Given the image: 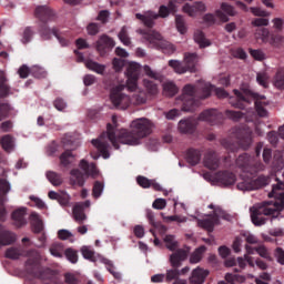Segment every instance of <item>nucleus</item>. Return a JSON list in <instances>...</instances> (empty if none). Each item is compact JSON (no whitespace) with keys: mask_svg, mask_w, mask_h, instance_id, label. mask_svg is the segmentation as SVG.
Wrapping results in <instances>:
<instances>
[{"mask_svg":"<svg viewBox=\"0 0 284 284\" xmlns=\"http://www.w3.org/2000/svg\"><path fill=\"white\" fill-rule=\"evenodd\" d=\"M1 146L4 152H12L14 150V139L10 135L2 136Z\"/></svg>","mask_w":284,"mask_h":284,"instance_id":"nucleus-41","label":"nucleus"},{"mask_svg":"<svg viewBox=\"0 0 284 284\" xmlns=\"http://www.w3.org/2000/svg\"><path fill=\"white\" fill-rule=\"evenodd\" d=\"M100 262L106 265L108 272L114 276V278H121V273L114 271V264H112V261L105 258V257H100Z\"/></svg>","mask_w":284,"mask_h":284,"instance_id":"nucleus-47","label":"nucleus"},{"mask_svg":"<svg viewBox=\"0 0 284 284\" xmlns=\"http://www.w3.org/2000/svg\"><path fill=\"white\" fill-rule=\"evenodd\" d=\"M10 190H12L10 182H8L6 179H0V205L8 203L7 194L10 192Z\"/></svg>","mask_w":284,"mask_h":284,"instance_id":"nucleus-26","label":"nucleus"},{"mask_svg":"<svg viewBox=\"0 0 284 284\" xmlns=\"http://www.w3.org/2000/svg\"><path fill=\"white\" fill-rule=\"evenodd\" d=\"M210 275V271L196 267L192 271V274L190 276V283L191 284H203L205 283V278Z\"/></svg>","mask_w":284,"mask_h":284,"instance_id":"nucleus-18","label":"nucleus"},{"mask_svg":"<svg viewBox=\"0 0 284 284\" xmlns=\"http://www.w3.org/2000/svg\"><path fill=\"white\" fill-rule=\"evenodd\" d=\"M190 248H179L170 255V263L172 267H181L183 261L187 260Z\"/></svg>","mask_w":284,"mask_h":284,"instance_id":"nucleus-14","label":"nucleus"},{"mask_svg":"<svg viewBox=\"0 0 284 284\" xmlns=\"http://www.w3.org/2000/svg\"><path fill=\"white\" fill-rule=\"evenodd\" d=\"M175 26L180 34H185V32H187V24L185 23V18H183V16L181 14L175 16Z\"/></svg>","mask_w":284,"mask_h":284,"instance_id":"nucleus-43","label":"nucleus"},{"mask_svg":"<svg viewBox=\"0 0 284 284\" xmlns=\"http://www.w3.org/2000/svg\"><path fill=\"white\" fill-rule=\"evenodd\" d=\"M248 10L252 12V14H254V17H271L272 14L260 7H251Z\"/></svg>","mask_w":284,"mask_h":284,"instance_id":"nucleus-61","label":"nucleus"},{"mask_svg":"<svg viewBox=\"0 0 284 284\" xmlns=\"http://www.w3.org/2000/svg\"><path fill=\"white\" fill-rule=\"evenodd\" d=\"M183 61L186 72H196L199 68V55L196 53H184Z\"/></svg>","mask_w":284,"mask_h":284,"instance_id":"nucleus-17","label":"nucleus"},{"mask_svg":"<svg viewBox=\"0 0 284 284\" xmlns=\"http://www.w3.org/2000/svg\"><path fill=\"white\" fill-rule=\"evenodd\" d=\"M37 19H40V21H50L54 17V11L48 7V6H39L36 8L34 12Z\"/></svg>","mask_w":284,"mask_h":284,"instance_id":"nucleus-19","label":"nucleus"},{"mask_svg":"<svg viewBox=\"0 0 284 284\" xmlns=\"http://www.w3.org/2000/svg\"><path fill=\"white\" fill-rule=\"evenodd\" d=\"M16 242H17V234L6 230L0 234V246L12 245V243H16Z\"/></svg>","mask_w":284,"mask_h":284,"instance_id":"nucleus-32","label":"nucleus"},{"mask_svg":"<svg viewBox=\"0 0 284 284\" xmlns=\"http://www.w3.org/2000/svg\"><path fill=\"white\" fill-rule=\"evenodd\" d=\"M203 179H205V181H209L211 183H219V185H223L224 187L234 185L236 183V175L227 171L217 172L213 175L211 173H204Z\"/></svg>","mask_w":284,"mask_h":284,"instance_id":"nucleus-10","label":"nucleus"},{"mask_svg":"<svg viewBox=\"0 0 284 284\" xmlns=\"http://www.w3.org/2000/svg\"><path fill=\"white\" fill-rule=\"evenodd\" d=\"M207 248L205 246H200L196 248L190 256V263L195 265L196 263H201L203 258V254H205V251Z\"/></svg>","mask_w":284,"mask_h":284,"instance_id":"nucleus-38","label":"nucleus"},{"mask_svg":"<svg viewBox=\"0 0 284 284\" xmlns=\"http://www.w3.org/2000/svg\"><path fill=\"white\" fill-rule=\"evenodd\" d=\"M160 14L153 12V11H146L143 14L136 13L135 17L139 19V21H142V23L146 28H153L154 27V21L161 17L162 19H165V17H169L170 12H176V2L172 0L169 3V8L165 6L160 7Z\"/></svg>","mask_w":284,"mask_h":284,"instance_id":"nucleus-6","label":"nucleus"},{"mask_svg":"<svg viewBox=\"0 0 284 284\" xmlns=\"http://www.w3.org/2000/svg\"><path fill=\"white\" fill-rule=\"evenodd\" d=\"M209 210H213V214H210L207 219L197 220V225L202 227V230L213 232L214 225H219V221H221V219H227V216L225 215V211L219 205L210 204Z\"/></svg>","mask_w":284,"mask_h":284,"instance_id":"nucleus-9","label":"nucleus"},{"mask_svg":"<svg viewBox=\"0 0 284 284\" xmlns=\"http://www.w3.org/2000/svg\"><path fill=\"white\" fill-rule=\"evenodd\" d=\"M73 219L80 225L83 224L84 221H88V215H85L83 204H75L73 206Z\"/></svg>","mask_w":284,"mask_h":284,"instance_id":"nucleus-28","label":"nucleus"},{"mask_svg":"<svg viewBox=\"0 0 284 284\" xmlns=\"http://www.w3.org/2000/svg\"><path fill=\"white\" fill-rule=\"evenodd\" d=\"M130 128L131 132L122 129L114 133V129L108 124L106 133H102L99 139L92 140L91 143L99 150L103 159H110V153L108 152L110 144H108V141L112 143L115 150H119V143L123 145H141V140L152 134L154 124L146 118H139L131 122Z\"/></svg>","mask_w":284,"mask_h":284,"instance_id":"nucleus-1","label":"nucleus"},{"mask_svg":"<svg viewBox=\"0 0 284 284\" xmlns=\"http://www.w3.org/2000/svg\"><path fill=\"white\" fill-rule=\"evenodd\" d=\"M204 165L209 170H216V168H219V158H216V153L209 152L204 158Z\"/></svg>","mask_w":284,"mask_h":284,"instance_id":"nucleus-31","label":"nucleus"},{"mask_svg":"<svg viewBox=\"0 0 284 284\" xmlns=\"http://www.w3.org/2000/svg\"><path fill=\"white\" fill-rule=\"evenodd\" d=\"M256 82L262 88H270V74L265 71H261L256 74Z\"/></svg>","mask_w":284,"mask_h":284,"instance_id":"nucleus-44","label":"nucleus"},{"mask_svg":"<svg viewBox=\"0 0 284 284\" xmlns=\"http://www.w3.org/2000/svg\"><path fill=\"white\" fill-rule=\"evenodd\" d=\"M215 17L223 23L230 21V17H236V10L227 2H222L220 9L215 11Z\"/></svg>","mask_w":284,"mask_h":284,"instance_id":"nucleus-12","label":"nucleus"},{"mask_svg":"<svg viewBox=\"0 0 284 284\" xmlns=\"http://www.w3.org/2000/svg\"><path fill=\"white\" fill-rule=\"evenodd\" d=\"M253 159L247 154L240 155L236 160V165L243 172H258V170H252Z\"/></svg>","mask_w":284,"mask_h":284,"instance_id":"nucleus-20","label":"nucleus"},{"mask_svg":"<svg viewBox=\"0 0 284 284\" xmlns=\"http://www.w3.org/2000/svg\"><path fill=\"white\" fill-rule=\"evenodd\" d=\"M136 182L139 184L140 187H153V190H155L156 192H161L163 191V187L161 186V184H159V182H156L155 180H150L145 176H138L136 178Z\"/></svg>","mask_w":284,"mask_h":284,"instance_id":"nucleus-22","label":"nucleus"},{"mask_svg":"<svg viewBox=\"0 0 284 284\" xmlns=\"http://www.w3.org/2000/svg\"><path fill=\"white\" fill-rule=\"evenodd\" d=\"M255 252L261 256L262 258H266V261H272V256L270 255V251H267V247L265 245H258L255 247Z\"/></svg>","mask_w":284,"mask_h":284,"instance_id":"nucleus-57","label":"nucleus"},{"mask_svg":"<svg viewBox=\"0 0 284 284\" xmlns=\"http://www.w3.org/2000/svg\"><path fill=\"white\" fill-rule=\"evenodd\" d=\"M193 39L195 43L200 45V48H210V45H212V42L207 38H205V33H203V31L201 30H196L194 32Z\"/></svg>","mask_w":284,"mask_h":284,"instance_id":"nucleus-30","label":"nucleus"},{"mask_svg":"<svg viewBox=\"0 0 284 284\" xmlns=\"http://www.w3.org/2000/svg\"><path fill=\"white\" fill-rule=\"evenodd\" d=\"M164 276H165L168 282L176 281V278H179V276H180V273H179V270L171 268V270L166 271V274Z\"/></svg>","mask_w":284,"mask_h":284,"instance_id":"nucleus-64","label":"nucleus"},{"mask_svg":"<svg viewBox=\"0 0 284 284\" xmlns=\"http://www.w3.org/2000/svg\"><path fill=\"white\" fill-rule=\"evenodd\" d=\"M81 253L83 258H87L88 261H97V256H95L97 253L93 252L92 247L82 246Z\"/></svg>","mask_w":284,"mask_h":284,"instance_id":"nucleus-54","label":"nucleus"},{"mask_svg":"<svg viewBox=\"0 0 284 284\" xmlns=\"http://www.w3.org/2000/svg\"><path fill=\"white\" fill-rule=\"evenodd\" d=\"M47 179L54 186H59L61 183H63L61 175L54 171L47 172Z\"/></svg>","mask_w":284,"mask_h":284,"instance_id":"nucleus-45","label":"nucleus"},{"mask_svg":"<svg viewBox=\"0 0 284 284\" xmlns=\"http://www.w3.org/2000/svg\"><path fill=\"white\" fill-rule=\"evenodd\" d=\"M139 34H142L145 40L152 45V48H158L162 50L164 54H174L176 52V47L164 40L161 33L156 31H149L145 33L143 30H138Z\"/></svg>","mask_w":284,"mask_h":284,"instance_id":"nucleus-7","label":"nucleus"},{"mask_svg":"<svg viewBox=\"0 0 284 284\" xmlns=\"http://www.w3.org/2000/svg\"><path fill=\"white\" fill-rule=\"evenodd\" d=\"M194 128H196V123H194L192 119L181 120L179 122V131L182 134H190L194 132Z\"/></svg>","mask_w":284,"mask_h":284,"instance_id":"nucleus-29","label":"nucleus"},{"mask_svg":"<svg viewBox=\"0 0 284 284\" xmlns=\"http://www.w3.org/2000/svg\"><path fill=\"white\" fill-rule=\"evenodd\" d=\"M85 68L88 70H91L92 72H97V74H104L105 73V65L104 64H99L95 61L92 60H87L84 62Z\"/></svg>","mask_w":284,"mask_h":284,"instance_id":"nucleus-34","label":"nucleus"},{"mask_svg":"<svg viewBox=\"0 0 284 284\" xmlns=\"http://www.w3.org/2000/svg\"><path fill=\"white\" fill-rule=\"evenodd\" d=\"M58 237L61 241H70L71 243H74V234L65 229L58 231Z\"/></svg>","mask_w":284,"mask_h":284,"instance_id":"nucleus-52","label":"nucleus"},{"mask_svg":"<svg viewBox=\"0 0 284 284\" xmlns=\"http://www.w3.org/2000/svg\"><path fill=\"white\" fill-rule=\"evenodd\" d=\"M162 217L163 221L165 223H172V222H176V223H186L187 222V217L185 216H181V215H171V216H165V214L162 213Z\"/></svg>","mask_w":284,"mask_h":284,"instance_id":"nucleus-56","label":"nucleus"},{"mask_svg":"<svg viewBox=\"0 0 284 284\" xmlns=\"http://www.w3.org/2000/svg\"><path fill=\"white\" fill-rule=\"evenodd\" d=\"M53 34L54 37H57L59 43L62 45V48H65V45H70V41L65 40V38L57 34V30L52 29L50 30L48 27H42L40 29V37L44 40L48 41V39H50V36Z\"/></svg>","mask_w":284,"mask_h":284,"instance_id":"nucleus-16","label":"nucleus"},{"mask_svg":"<svg viewBox=\"0 0 284 284\" xmlns=\"http://www.w3.org/2000/svg\"><path fill=\"white\" fill-rule=\"evenodd\" d=\"M169 65L176 74H185V72H187L185 69V62H181L179 60H170Z\"/></svg>","mask_w":284,"mask_h":284,"instance_id":"nucleus-39","label":"nucleus"},{"mask_svg":"<svg viewBox=\"0 0 284 284\" xmlns=\"http://www.w3.org/2000/svg\"><path fill=\"white\" fill-rule=\"evenodd\" d=\"M31 225L36 233L43 232V221L38 213H31Z\"/></svg>","mask_w":284,"mask_h":284,"instance_id":"nucleus-37","label":"nucleus"},{"mask_svg":"<svg viewBox=\"0 0 284 284\" xmlns=\"http://www.w3.org/2000/svg\"><path fill=\"white\" fill-rule=\"evenodd\" d=\"M270 199L274 202H262L250 209L252 223L257 226L265 225V216H276L284 209V182L273 184L272 192L268 193Z\"/></svg>","mask_w":284,"mask_h":284,"instance_id":"nucleus-3","label":"nucleus"},{"mask_svg":"<svg viewBox=\"0 0 284 284\" xmlns=\"http://www.w3.org/2000/svg\"><path fill=\"white\" fill-rule=\"evenodd\" d=\"M125 85L123 83L114 84L111 88L110 101L118 110H128L132 105V98L123 92Z\"/></svg>","mask_w":284,"mask_h":284,"instance_id":"nucleus-8","label":"nucleus"},{"mask_svg":"<svg viewBox=\"0 0 284 284\" xmlns=\"http://www.w3.org/2000/svg\"><path fill=\"white\" fill-rule=\"evenodd\" d=\"M10 112H12V106H10V104H1L0 121H3V119H8V116H10Z\"/></svg>","mask_w":284,"mask_h":284,"instance_id":"nucleus-60","label":"nucleus"},{"mask_svg":"<svg viewBox=\"0 0 284 284\" xmlns=\"http://www.w3.org/2000/svg\"><path fill=\"white\" fill-rule=\"evenodd\" d=\"M50 254L55 258H61L63 256V244L61 243L52 244L50 247Z\"/></svg>","mask_w":284,"mask_h":284,"instance_id":"nucleus-49","label":"nucleus"},{"mask_svg":"<svg viewBox=\"0 0 284 284\" xmlns=\"http://www.w3.org/2000/svg\"><path fill=\"white\" fill-rule=\"evenodd\" d=\"M26 256H28V261L26 263L28 274L34 278H41V281H50V278H52V271L50 268L41 270V266H39L41 261V253H39V251H29Z\"/></svg>","mask_w":284,"mask_h":284,"instance_id":"nucleus-4","label":"nucleus"},{"mask_svg":"<svg viewBox=\"0 0 284 284\" xmlns=\"http://www.w3.org/2000/svg\"><path fill=\"white\" fill-rule=\"evenodd\" d=\"M109 48H114V40L106 34L101 36L97 42L98 52H100V54H105V51L109 50Z\"/></svg>","mask_w":284,"mask_h":284,"instance_id":"nucleus-21","label":"nucleus"},{"mask_svg":"<svg viewBox=\"0 0 284 284\" xmlns=\"http://www.w3.org/2000/svg\"><path fill=\"white\" fill-rule=\"evenodd\" d=\"M234 94L237 99V102H234V99L231 98V105H233V108H239L240 110H243V108H245V104L243 103H247V91L241 92L239 90H234Z\"/></svg>","mask_w":284,"mask_h":284,"instance_id":"nucleus-25","label":"nucleus"},{"mask_svg":"<svg viewBox=\"0 0 284 284\" xmlns=\"http://www.w3.org/2000/svg\"><path fill=\"white\" fill-rule=\"evenodd\" d=\"M215 92L219 99H227L229 94L221 88H215L214 85L201 82L199 85L194 87L192 84H186L183 88V92L180 99L176 100V104L182 103V112H194L201 103L199 99H207Z\"/></svg>","mask_w":284,"mask_h":284,"instance_id":"nucleus-2","label":"nucleus"},{"mask_svg":"<svg viewBox=\"0 0 284 284\" xmlns=\"http://www.w3.org/2000/svg\"><path fill=\"white\" fill-rule=\"evenodd\" d=\"M273 84L277 88V90L284 89V71H283V69L277 70Z\"/></svg>","mask_w":284,"mask_h":284,"instance_id":"nucleus-48","label":"nucleus"},{"mask_svg":"<svg viewBox=\"0 0 284 284\" xmlns=\"http://www.w3.org/2000/svg\"><path fill=\"white\" fill-rule=\"evenodd\" d=\"M219 119H221V113L214 109L203 111L199 115V121H206L207 123H216Z\"/></svg>","mask_w":284,"mask_h":284,"instance_id":"nucleus-24","label":"nucleus"},{"mask_svg":"<svg viewBox=\"0 0 284 284\" xmlns=\"http://www.w3.org/2000/svg\"><path fill=\"white\" fill-rule=\"evenodd\" d=\"M4 256L7 258H11L12 261H17L18 258H21V256H26V253L19 247H9L6 251Z\"/></svg>","mask_w":284,"mask_h":284,"instance_id":"nucleus-36","label":"nucleus"},{"mask_svg":"<svg viewBox=\"0 0 284 284\" xmlns=\"http://www.w3.org/2000/svg\"><path fill=\"white\" fill-rule=\"evenodd\" d=\"M179 92V88L173 82H165L163 84V94L164 97H174Z\"/></svg>","mask_w":284,"mask_h":284,"instance_id":"nucleus-46","label":"nucleus"},{"mask_svg":"<svg viewBox=\"0 0 284 284\" xmlns=\"http://www.w3.org/2000/svg\"><path fill=\"white\" fill-rule=\"evenodd\" d=\"M73 161L74 155L72 154V151H65L60 155L61 165H63L64 168H68V165H70V163H72Z\"/></svg>","mask_w":284,"mask_h":284,"instance_id":"nucleus-50","label":"nucleus"},{"mask_svg":"<svg viewBox=\"0 0 284 284\" xmlns=\"http://www.w3.org/2000/svg\"><path fill=\"white\" fill-rule=\"evenodd\" d=\"M10 94V85H8V77L6 72L0 71V98L8 97Z\"/></svg>","mask_w":284,"mask_h":284,"instance_id":"nucleus-33","label":"nucleus"},{"mask_svg":"<svg viewBox=\"0 0 284 284\" xmlns=\"http://www.w3.org/2000/svg\"><path fill=\"white\" fill-rule=\"evenodd\" d=\"M186 161L190 165H197L201 161V152L194 149L189 150L186 153Z\"/></svg>","mask_w":284,"mask_h":284,"instance_id":"nucleus-35","label":"nucleus"},{"mask_svg":"<svg viewBox=\"0 0 284 284\" xmlns=\"http://www.w3.org/2000/svg\"><path fill=\"white\" fill-rule=\"evenodd\" d=\"M144 83V88H146V91L149 92V94H159V87L156 84H154V82L150 81V80H143Z\"/></svg>","mask_w":284,"mask_h":284,"instance_id":"nucleus-58","label":"nucleus"},{"mask_svg":"<svg viewBox=\"0 0 284 284\" xmlns=\"http://www.w3.org/2000/svg\"><path fill=\"white\" fill-rule=\"evenodd\" d=\"M255 99V109L258 116H267V106L270 105V101L265 98V95H261L258 93L253 94Z\"/></svg>","mask_w":284,"mask_h":284,"instance_id":"nucleus-15","label":"nucleus"},{"mask_svg":"<svg viewBox=\"0 0 284 284\" xmlns=\"http://www.w3.org/2000/svg\"><path fill=\"white\" fill-rule=\"evenodd\" d=\"M125 77L131 79H140L141 64H139L138 62H130L126 68Z\"/></svg>","mask_w":284,"mask_h":284,"instance_id":"nucleus-27","label":"nucleus"},{"mask_svg":"<svg viewBox=\"0 0 284 284\" xmlns=\"http://www.w3.org/2000/svg\"><path fill=\"white\" fill-rule=\"evenodd\" d=\"M21 39V43H23V45H27V43H30V41H32L33 37H34V30H32V28L27 27L23 29V31L20 34Z\"/></svg>","mask_w":284,"mask_h":284,"instance_id":"nucleus-42","label":"nucleus"},{"mask_svg":"<svg viewBox=\"0 0 284 284\" xmlns=\"http://www.w3.org/2000/svg\"><path fill=\"white\" fill-rule=\"evenodd\" d=\"M123 84L129 92H136L139 90V78H126V82Z\"/></svg>","mask_w":284,"mask_h":284,"instance_id":"nucleus-51","label":"nucleus"},{"mask_svg":"<svg viewBox=\"0 0 284 284\" xmlns=\"http://www.w3.org/2000/svg\"><path fill=\"white\" fill-rule=\"evenodd\" d=\"M163 241L166 250H170V252H176L179 247V241H176V237H174V235H165Z\"/></svg>","mask_w":284,"mask_h":284,"instance_id":"nucleus-40","label":"nucleus"},{"mask_svg":"<svg viewBox=\"0 0 284 284\" xmlns=\"http://www.w3.org/2000/svg\"><path fill=\"white\" fill-rule=\"evenodd\" d=\"M30 72L32 73L33 77H36V79H45V77L48 75V73L45 72V69L39 65H33L30 69Z\"/></svg>","mask_w":284,"mask_h":284,"instance_id":"nucleus-55","label":"nucleus"},{"mask_svg":"<svg viewBox=\"0 0 284 284\" xmlns=\"http://www.w3.org/2000/svg\"><path fill=\"white\" fill-rule=\"evenodd\" d=\"M270 183V178L267 176H258L255 180L251 178H244L241 182L237 183V190L242 192H252L254 190H261V187H265Z\"/></svg>","mask_w":284,"mask_h":284,"instance_id":"nucleus-11","label":"nucleus"},{"mask_svg":"<svg viewBox=\"0 0 284 284\" xmlns=\"http://www.w3.org/2000/svg\"><path fill=\"white\" fill-rule=\"evenodd\" d=\"M182 11L189 17H196L199 12H207V4L203 1H196L193 4L185 3L182 7Z\"/></svg>","mask_w":284,"mask_h":284,"instance_id":"nucleus-13","label":"nucleus"},{"mask_svg":"<svg viewBox=\"0 0 284 284\" xmlns=\"http://www.w3.org/2000/svg\"><path fill=\"white\" fill-rule=\"evenodd\" d=\"M11 219L17 227H23L28 223L26 220V207H20L13 211Z\"/></svg>","mask_w":284,"mask_h":284,"instance_id":"nucleus-23","label":"nucleus"},{"mask_svg":"<svg viewBox=\"0 0 284 284\" xmlns=\"http://www.w3.org/2000/svg\"><path fill=\"white\" fill-rule=\"evenodd\" d=\"M241 236L246 241V243H250L251 245H256V243H258V237H256V235L252 234L251 232H243L241 233Z\"/></svg>","mask_w":284,"mask_h":284,"instance_id":"nucleus-59","label":"nucleus"},{"mask_svg":"<svg viewBox=\"0 0 284 284\" xmlns=\"http://www.w3.org/2000/svg\"><path fill=\"white\" fill-rule=\"evenodd\" d=\"M118 37L123 45H130L132 43V40H130V36L128 34V27H122Z\"/></svg>","mask_w":284,"mask_h":284,"instance_id":"nucleus-53","label":"nucleus"},{"mask_svg":"<svg viewBox=\"0 0 284 284\" xmlns=\"http://www.w3.org/2000/svg\"><path fill=\"white\" fill-rule=\"evenodd\" d=\"M58 203L62 205V207H68V205H70V194L67 192H61L60 196L58 197Z\"/></svg>","mask_w":284,"mask_h":284,"instance_id":"nucleus-63","label":"nucleus"},{"mask_svg":"<svg viewBox=\"0 0 284 284\" xmlns=\"http://www.w3.org/2000/svg\"><path fill=\"white\" fill-rule=\"evenodd\" d=\"M68 261H70V263H78L79 261V255L77 254V251L73 248H67L64 252Z\"/></svg>","mask_w":284,"mask_h":284,"instance_id":"nucleus-62","label":"nucleus"},{"mask_svg":"<svg viewBox=\"0 0 284 284\" xmlns=\"http://www.w3.org/2000/svg\"><path fill=\"white\" fill-rule=\"evenodd\" d=\"M79 166L80 170H83L84 174L81 173L79 169L72 170L70 172L72 185L83 187L85 184V178L91 176L92 179H97V176H99V170L94 163L89 164L88 161L81 160Z\"/></svg>","mask_w":284,"mask_h":284,"instance_id":"nucleus-5","label":"nucleus"}]
</instances>
